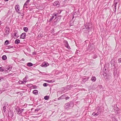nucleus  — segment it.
I'll return each instance as SVG.
<instances>
[{"instance_id": "f257e3e1", "label": "nucleus", "mask_w": 121, "mask_h": 121, "mask_svg": "<svg viewBox=\"0 0 121 121\" xmlns=\"http://www.w3.org/2000/svg\"><path fill=\"white\" fill-rule=\"evenodd\" d=\"M92 27V25L91 23H86L84 25L82 30L84 33H89L91 30Z\"/></svg>"}, {"instance_id": "f03ea898", "label": "nucleus", "mask_w": 121, "mask_h": 121, "mask_svg": "<svg viewBox=\"0 0 121 121\" xmlns=\"http://www.w3.org/2000/svg\"><path fill=\"white\" fill-rule=\"evenodd\" d=\"M15 110L17 112V114H20L24 110V109L20 108L17 107V108H16Z\"/></svg>"}, {"instance_id": "7ed1b4c3", "label": "nucleus", "mask_w": 121, "mask_h": 121, "mask_svg": "<svg viewBox=\"0 0 121 121\" xmlns=\"http://www.w3.org/2000/svg\"><path fill=\"white\" fill-rule=\"evenodd\" d=\"M103 75L105 80L106 81L108 80L109 79H111V76L109 75L108 74L105 73H104Z\"/></svg>"}, {"instance_id": "20e7f679", "label": "nucleus", "mask_w": 121, "mask_h": 121, "mask_svg": "<svg viewBox=\"0 0 121 121\" xmlns=\"http://www.w3.org/2000/svg\"><path fill=\"white\" fill-rule=\"evenodd\" d=\"M4 34L5 35H8L9 33L10 29L8 27H6L5 29Z\"/></svg>"}, {"instance_id": "39448f33", "label": "nucleus", "mask_w": 121, "mask_h": 121, "mask_svg": "<svg viewBox=\"0 0 121 121\" xmlns=\"http://www.w3.org/2000/svg\"><path fill=\"white\" fill-rule=\"evenodd\" d=\"M118 3V1L117 0H114V4L113 5L114 6V7H115V10H114V11L115 12H116V5Z\"/></svg>"}, {"instance_id": "423d86ee", "label": "nucleus", "mask_w": 121, "mask_h": 121, "mask_svg": "<svg viewBox=\"0 0 121 121\" xmlns=\"http://www.w3.org/2000/svg\"><path fill=\"white\" fill-rule=\"evenodd\" d=\"M59 3L58 1H55L53 3L54 6H56L57 7H58L59 6Z\"/></svg>"}, {"instance_id": "0eeeda50", "label": "nucleus", "mask_w": 121, "mask_h": 121, "mask_svg": "<svg viewBox=\"0 0 121 121\" xmlns=\"http://www.w3.org/2000/svg\"><path fill=\"white\" fill-rule=\"evenodd\" d=\"M15 9L16 11L18 13H20V12H18L19 11V7L18 5H17L15 6Z\"/></svg>"}, {"instance_id": "6e6552de", "label": "nucleus", "mask_w": 121, "mask_h": 121, "mask_svg": "<svg viewBox=\"0 0 121 121\" xmlns=\"http://www.w3.org/2000/svg\"><path fill=\"white\" fill-rule=\"evenodd\" d=\"M64 43H65V46L66 47L69 49L70 48V47L69 46L67 41L66 40L64 41Z\"/></svg>"}, {"instance_id": "1a4fd4ad", "label": "nucleus", "mask_w": 121, "mask_h": 121, "mask_svg": "<svg viewBox=\"0 0 121 121\" xmlns=\"http://www.w3.org/2000/svg\"><path fill=\"white\" fill-rule=\"evenodd\" d=\"M13 113L11 111H9L8 113V116L10 117H13Z\"/></svg>"}, {"instance_id": "9d476101", "label": "nucleus", "mask_w": 121, "mask_h": 121, "mask_svg": "<svg viewBox=\"0 0 121 121\" xmlns=\"http://www.w3.org/2000/svg\"><path fill=\"white\" fill-rule=\"evenodd\" d=\"M26 36V34L25 33H22L21 35L20 38L22 39H24Z\"/></svg>"}, {"instance_id": "9b49d317", "label": "nucleus", "mask_w": 121, "mask_h": 121, "mask_svg": "<svg viewBox=\"0 0 121 121\" xmlns=\"http://www.w3.org/2000/svg\"><path fill=\"white\" fill-rule=\"evenodd\" d=\"M66 109H68L70 107V105L69 103H67L64 105Z\"/></svg>"}, {"instance_id": "f8f14e48", "label": "nucleus", "mask_w": 121, "mask_h": 121, "mask_svg": "<svg viewBox=\"0 0 121 121\" xmlns=\"http://www.w3.org/2000/svg\"><path fill=\"white\" fill-rule=\"evenodd\" d=\"M49 65V64L48 63H43L41 65V66L42 67H46Z\"/></svg>"}, {"instance_id": "ddd939ff", "label": "nucleus", "mask_w": 121, "mask_h": 121, "mask_svg": "<svg viewBox=\"0 0 121 121\" xmlns=\"http://www.w3.org/2000/svg\"><path fill=\"white\" fill-rule=\"evenodd\" d=\"M115 61L113 60H112L110 61V63L111 64L112 67H113L114 66V63Z\"/></svg>"}, {"instance_id": "4468645a", "label": "nucleus", "mask_w": 121, "mask_h": 121, "mask_svg": "<svg viewBox=\"0 0 121 121\" xmlns=\"http://www.w3.org/2000/svg\"><path fill=\"white\" fill-rule=\"evenodd\" d=\"M99 114V113L98 112H93L92 114V115L94 116H96L98 115Z\"/></svg>"}, {"instance_id": "2eb2a0df", "label": "nucleus", "mask_w": 121, "mask_h": 121, "mask_svg": "<svg viewBox=\"0 0 121 121\" xmlns=\"http://www.w3.org/2000/svg\"><path fill=\"white\" fill-rule=\"evenodd\" d=\"M89 78V77L83 78L82 79V81L83 82H85L88 80Z\"/></svg>"}, {"instance_id": "dca6fc26", "label": "nucleus", "mask_w": 121, "mask_h": 121, "mask_svg": "<svg viewBox=\"0 0 121 121\" xmlns=\"http://www.w3.org/2000/svg\"><path fill=\"white\" fill-rule=\"evenodd\" d=\"M26 82V81H24H24H22L20 80L18 81V83L20 84H22L25 83Z\"/></svg>"}, {"instance_id": "f3484780", "label": "nucleus", "mask_w": 121, "mask_h": 121, "mask_svg": "<svg viewBox=\"0 0 121 121\" xmlns=\"http://www.w3.org/2000/svg\"><path fill=\"white\" fill-rule=\"evenodd\" d=\"M96 78L95 77L93 76L92 77L91 79V80L93 82H95L96 80Z\"/></svg>"}, {"instance_id": "a211bd4d", "label": "nucleus", "mask_w": 121, "mask_h": 121, "mask_svg": "<svg viewBox=\"0 0 121 121\" xmlns=\"http://www.w3.org/2000/svg\"><path fill=\"white\" fill-rule=\"evenodd\" d=\"M65 97V95H62L61 96L59 97L58 98V100H60L61 99H64Z\"/></svg>"}, {"instance_id": "6ab92c4d", "label": "nucleus", "mask_w": 121, "mask_h": 121, "mask_svg": "<svg viewBox=\"0 0 121 121\" xmlns=\"http://www.w3.org/2000/svg\"><path fill=\"white\" fill-rule=\"evenodd\" d=\"M20 42V40L18 39H16L15 41V44H17L19 43Z\"/></svg>"}, {"instance_id": "aec40b11", "label": "nucleus", "mask_w": 121, "mask_h": 121, "mask_svg": "<svg viewBox=\"0 0 121 121\" xmlns=\"http://www.w3.org/2000/svg\"><path fill=\"white\" fill-rule=\"evenodd\" d=\"M60 19H58L57 18H56L54 20V22L55 23H56L57 22H58L60 20Z\"/></svg>"}, {"instance_id": "412c9836", "label": "nucleus", "mask_w": 121, "mask_h": 121, "mask_svg": "<svg viewBox=\"0 0 121 121\" xmlns=\"http://www.w3.org/2000/svg\"><path fill=\"white\" fill-rule=\"evenodd\" d=\"M38 91L37 90H34L33 91V93L35 95H37L38 93Z\"/></svg>"}, {"instance_id": "4be33fe9", "label": "nucleus", "mask_w": 121, "mask_h": 121, "mask_svg": "<svg viewBox=\"0 0 121 121\" xmlns=\"http://www.w3.org/2000/svg\"><path fill=\"white\" fill-rule=\"evenodd\" d=\"M29 3H27V2H26L24 5V8H27L28 7L27 5Z\"/></svg>"}, {"instance_id": "5701e85b", "label": "nucleus", "mask_w": 121, "mask_h": 121, "mask_svg": "<svg viewBox=\"0 0 121 121\" xmlns=\"http://www.w3.org/2000/svg\"><path fill=\"white\" fill-rule=\"evenodd\" d=\"M7 56L5 55H3L2 57V60H6L7 59Z\"/></svg>"}, {"instance_id": "b1692460", "label": "nucleus", "mask_w": 121, "mask_h": 121, "mask_svg": "<svg viewBox=\"0 0 121 121\" xmlns=\"http://www.w3.org/2000/svg\"><path fill=\"white\" fill-rule=\"evenodd\" d=\"M33 64L30 62L28 63H27V65L29 67H31L32 66Z\"/></svg>"}, {"instance_id": "393cba45", "label": "nucleus", "mask_w": 121, "mask_h": 121, "mask_svg": "<svg viewBox=\"0 0 121 121\" xmlns=\"http://www.w3.org/2000/svg\"><path fill=\"white\" fill-rule=\"evenodd\" d=\"M54 18V16H52V17L49 19V20L48 21V22H51L52 21L53 19Z\"/></svg>"}, {"instance_id": "a878e982", "label": "nucleus", "mask_w": 121, "mask_h": 121, "mask_svg": "<svg viewBox=\"0 0 121 121\" xmlns=\"http://www.w3.org/2000/svg\"><path fill=\"white\" fill-rule=\"evenodd\" d=\"M49 98V96L46 95L44 96V99L46 100H48Z\"/></svg>"}, {"instance_id": "bb28decb", "label": "nucleus", "mask_w": 121, "mask_h": 121, "mask_svg": "<svg viewBox=\"0 0 121 121\" xmlns=\"http://www.w3.org/2000/svg\"><path fill=\"white\" fill-rule=\"evenodd\" d=\"M23 29L26 32H27L28 30V28L27 27H24L23 28Z\"/></svg>"}, {"instance_id": "cd10ccee", "label": "nucleus", "mask_w": 121, "mask_h": 121, "mask_svg": "<svg viewBox=\"0 0 121 121\" xmlns=\"http://www.w3.org/2000/svg\"><path fill=\"white\" fill-rule=\"evenodd\" d=\"M69 104L70 105V107H72L73 106V102H70V103H69Z\"/></svg>"}, {"instance_id": "c85d7f7f", "label": "nucleus", "mask_w": 121, "mask_h": 121, "mask_svg": "<svg viewBox=\"0 0 121 121\" xmlns=\"http://www.w3.org/2000/svg\"><path fill=\"white\" fill-rule=\"evenodd\" d=\"M28 78V76L26 75L25 76V77L23 79V81H24H24H26V80Z\"/></svg>"}, {"instance_id": "c756f323", "label": "nucleus", "mask_w": 121, "mask_h": 121, "mask_svg": "<svg viewBox=\"0 0 121 121\" xmlns=\"http://www.w3.org/2000/svg\"><path fill=\"white\" fill-rule=\"evenodd\" d=\"M8 48H7V49H9L10 48H13V47L12 46H10V45H9L7 46Z\"/></svg>"}, {"instance_id": "7c9ffc66", "label": "nucleus", "mask_w": 121, "mask_h": 121, "mask_svg": "<svg viewBox=\"0 0 121 121\" xmlns=\"http://www.w3.org/2000/svg\"><path fill=\"white\" fill-rule=\"evenodd\" d=\"M7 69V70H9V71H10L12 69V67H7L6 69Z\"/></svg>"}, {"instance_id": "2f4dec72", "label": "nucleus", "mask_w": 121, "mask_h": 121, "mask_svg": "<svg viewBox=\"0 0 121 121\" xmlns=\"http://www.w3.org/2000/svg\"><path fill=\"white\" fill-rule=\"evenodd\" d=\"M3 109L4 112H5L6 111V107L5 106H4L3 108Z\"/></svg>"}, {"instance_id": "473e14b6", "label": "nucleus", "mask_w": 121, "mask_h": 121, "mask_svg": "<svg viewBox=\"0 0 121 121\" xmlns=\"http://www.w3.org/2000/svg\"><path fill=\"white\" fill-rule=\"evenodd\" d=\"M58 14L57 13H53L52 16H54V17L55 16H56V15H57Z\"/></svg>"}, {"instance_id": "72a5a7b5", "label": "nucleus", "mask_w": 121, "mask_h": 121, "mask_svg": "<svg viewBox=\"0 0 121 121\" xmlns=\"http://www.w3.org/2000/svg\"><path fill=\"white\" fill-rule=\"evenodd\" d=\"M9 43V41L7 40H6L4 43L5 45V44H6V45H7Z\"/></svg>"}, {"instance_id": "f704fd0d", "label": "nucleus", "mask_w": 121, "mask_h": 121, "mask_svg": "<svg viewBox=\"0 0 121 121\" xmlns=\"http://www.w3.org/2000/svg\"><path fill=\"white\" fill-rule=\"evenodd\" d=\"M46 81L47 82H48V83H51L52 82V80H50V81L46 80Z\"/></svg>"}, {"instance_id": "c9c22d12", "label": "nucleus", "mask_w": 121, "mask_h": 121, "mask_svg": "<svg viewBox=\"0 0 121 121\" xmlns=\"http://www.w3.org/2000/svg\"><path fill=\"white\" fill-rule=\"evenodd\" d=\"M4 79V78L2 77H0V82L2 81Z\"/></svg>"}, {"instance_id": "e433bc0d", "label": "nucleus", "mask_w": 121, "mask_h": 121, "mask_svg": "<svg viewBox=\"0 0 121 121\" xmlns=\"http://www.w3.org/2000/svg\"><path fill=\"white\" fill-rule=\"evenodd\" d=\"M47 84L48 85V84H47V83H45L43 84V86L44 87H46L47 86Z\"/></svg>"}, {"instance_id": "4c0bfd02", "label": "nucleus", "mask_w": 121, "mask_h": 121, "mask_svg": "<svg viewBox=\"0 0 121 121\" xmlns=\"http://www.w3.org/2000/svg\"><path fill=\"white\" fill-rule=\"evenodd\" d=\"M0 71H1L3 72L4 71V69L1 67H0Z\"/></svg>"}, {"instance_id": "58836bf2", "label": "nucleus", "mask_w": 121, "mask_h": 121, "mask_svg": "<svg viewBox=\"0 0 121 121\" xmlns=\"http://www.w3.org/2000/svg\"><path fill=\"white\" fill-rule=\"evenodd\" d=\"M62 11V10H58V13L59 14H60L61 13Z\"/></svg>"}, {"instance_id": "ea45409f", "label": "nucleus", "mask_w": 121, "mask_h": 121, "mask_svg": "<svg viewBox=\"0 0 121 121\" xmlns=\"http://www.w3.org/2000/svg\"><path fill=\"white\" fill-rule=\"evenodd\" d=\"M118 62L119 63H121V58H119L118 59Z\"/></svg>"}, {"instance_id": "a19ab883", "label": "nucleus", "mask_w": 121, "mask_h": 121, "mask_svg": "<svg viewBox=\"0 0 121 121\" xmlns=\"http://www.w3.org/2000/svg\"><path fill=\"white\" fill-rule=\"evenodd\" d=\"M40 109V108H37L35 109V111H39Z\"/></svg>"}, {"instance_id": "79ce46f5", "label": "nucleus", "mask_w": 121, "mask_h": 121, "mask_svg": "<svg viewBox=\"0 0 121 121\" xmlns=\"http://www.w3.org/2000/svg\"><path fill=\"white\" fill-rule=\"evenodd\" d=\"M8 105V103H6L4 104V106H5V107L7 106Z\"/></svg>"}, {"instance_id": "37998d69", "label": "nucleus", "mask_w": 121, "mask_h": 121, "mask_svg": "<svg viewBox=\"0 0 121 121\" xmlns=\"http://www.w3.org/2000/svg\"><path fill=\"white\" fill-rule=\"evenodd\" d=\"M69 98V97H66L65 98V99H66V100L68 99Z\"/></svg>"}, {"instance_id": "c03bdc74", "label": "nucleus", "mask_w": 121, "mask_h": 121, "mask_svg": "<svg viewBox=\"0 0 121 121\" xmlns=\"http://www.w3.org/2000/svg\"><path fill=\"white\" fill-rule=\"evenodd\" d=\"M15 49H12V50H11L12 52H14Z\"/></svg>"}, {"instance_id": "a18cd8bd", "label": "nucleus", "mask_w": 121, "mask_h": 121, "mask_svg": "<svg viewBox=\"0 0 121 121\" xmlns=\"http://www.w3.org/2000/svg\"><path fill=\"white\" fill-rule=\"evenodd\" d=\"M17 33H14V36H17Z\"/></svg>"}, {"instance_id": "49530a36", "label": "nucleus", "mask_w": 121, "mask_h": 121, "mask_svg": "<svg viewBox=\"0 0 121 121\" xmlns=\"http://www.w3.org/2000/svg\"><path fill=\"white\" fill-rule=\"evenodd\" d=\"M30 0H27L26 1V2H27V3H29V2H30Z\"/></svg>"}, {"instance_id": "de8ad7c7", "label": "nucleus", "mask_w": 121, "mask_h": 121, "mask_svg": "<svg viewBox=\"0 0 121 121\" xmlns=\"http://www.w3.org/2000/svg\"><path fill=\"white\" fill-rule=\"evenodd\" d=\"M117 113H119V110H117Z\"/></svg>"}, {"instance_id": "09e8293b", "label": "nucleus", "mask_w": 121, "mask_h": 121, "mask_svg": "<svg viewBox=\"0 0 121 121\" xmlns=\"http://www.w3.org/2000/svg\"><path fill=\"white\" fill-rule=\"evenodd\" d=\"M28 85H30V86H32V84H28Z\"/></svg>"}, {"instance_id": "8fccbe9b", "label": "nucleus", "mask_w": 121, "mask_h": 121, "mask_svg": "<svg viewBox=\"0 0 121 121\" xmlns=\"http://www.w3.org/2000/svg\"><path fill=\"white\" fill-rule=\"evenodd\" d=\"M22 61H24L25 60L24 59V58L22 59Z\"/></svg>"}, {"instance_id": "3c124183", "label": "nucleus", "mask_w": 121, "mask_h": 121, "mask_svg": "<svg viewBox=\"0 0 121 121\" xmlns=\"http://www.w3.org/2000/svg\"><path fill=\"white\" fill-rule=\"evenodd\" d=\"M43 73H42V72H40V73H41L43 74Z\"/></svg>"}, {"instance_id": "603ef678", "label": "nucleus", "mask_w": 121, "mask_h": 121, "mask_svg": "<svg viewBox=\"0 0 121 121\" xmlns=\"http://www.w3.org/2000/svg\"><path fill=\"white\" fill-rule=\"evenodd\" d=\"M4 0L5 1H7L8 0Z\"/></svg>"}, {"instance_id": "864d4df0", "label": "nucleus", "mask_w": 121, "mask_h": 121, "mask_svg": "<svg viewBox=\"0 0 121 121\" xmlns=\"http://www.w3.org/2000/svg\"><path fill=\"white\" fill-rule=\"evenodd\" d=\"M66 0H65V1H64V2H66Z\"/></svg>"}, {"instance_id": "5fc2aeb1", "label": "nucleus", "mask_w": 121, "mask_h": 121, "mask_svg": "<svg viewBox=\"0 0 121 121\" xmlns=\"http://www.w3.org/2000/svg\"><path fill=\"white\" fill-rule=\"evenodd\" d=\"M114 121H117V120H116Z\"/></svg>"}, {"instance_id": "6e6d98bb", "label": "nucleus", "mask_w": 121, "mask_h": 121, "mask_svg": "<svg viewBox=\"0 0 121 121\" xmlns=\"http://www.w3.org/2000/svg\"><path fill=\"white\" fill-rule=\"evenodd\" d=\"M34 88H36L35 87H34Z\"/></svg>"}, {"instance_id": "4d7b16f0", "label": "nucleus", "mask_w": 121, "mask_h": 121, "mask_svg": "<svg viewBox=\"0 0 121 121\" xmlns=\"http://www.w3.org/2000/svg\"><path fill=\"white\" fill-rule=\"evenodd\" d=\"M34 88H36L35 87H34Z\"/></svg>"}, {"instance_id": "13d9d810", "label": "nucleus", "mask_w": 121, "mask_h": 121, "mask_svg": "<svg viewBox=\"0 0 121 121\" xmlns=\"http://www.w3.org/2000/svg\"><path fill=\"white\" fill-rule=\"evenodd\" d=\"M68 119H67V120H68Z\"/></svg>"}, {"instance_id": "bf43d9fd", "label": "nucleus", "mask_w": 121, "mask_h": 121, "mask_svg": "<svg viewBox=\"0 0 121 121\" xmlns=\"http://www.w3.org/2000/svg\"><path fill=\"white\" fill-rule=\"evenodd\" d=\"M35 86V87H36V86Z\"/></svg>"}]
</instances>
